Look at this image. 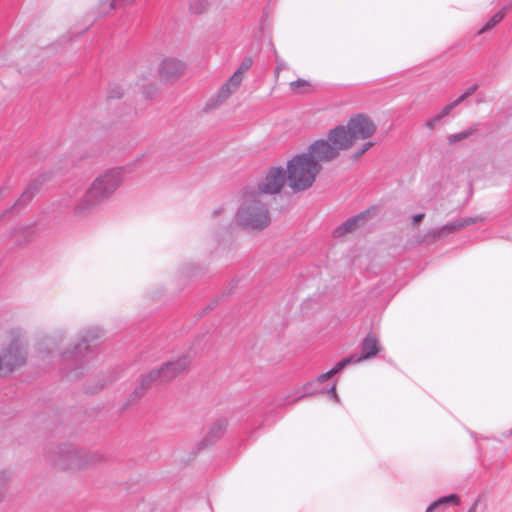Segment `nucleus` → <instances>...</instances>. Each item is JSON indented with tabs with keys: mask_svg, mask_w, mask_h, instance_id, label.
Returning <instances> with one entry per match:
<instances>
[{
	"mask_svg": "<svg viewBox=\"0 0 512 512\" xmlns=\"http://www.w3.org/2000/svg\"><path fill=\"white\" fill-rule=\"evenodd\" d=\"M125 177V167H114L100 173L75 204L74 214L83 217L92 213L115 194Z\"/></svg>",
	"mask_w": 512,
	"mask_h": 512,
	"instance_id": "f257e3e1",
	"label": "nucleus"
},
{
	"mask_svg": "<svg viewBox=\"0 0 512 512\" xmlns=\"http://www.w3.org/2000/svg\"><path fill=\"white\" fill-rule=\"evenodd\" d=\"M234 219L236 224L243 229L263 230L271 222L268 203L259 197V193L254 188H245Z\"/></svg>",
	"mask_w": 512,
	"mask_h": 512,
	"instance_id": "f03ea898",
	"label": "nucleus"
},
{
	"mask_svg": "<svg viewBox=\"0 0 512 512\" xmlns=\"http://www.w3.org/2000/svg\"><path fill=\"white\" fill-rule=\"evenodd\" d=\"M321 165L305 153L294 156L287 164V181L293 191H304L312 186Z\"/></svg>",
	"mask_w": 512,
	"mask_h": 512,
	"instance_id": "7ed1b4c3",
	"label": "nucleus"
},
{
	"mask_svg": "<svg viewBox=\"0 0 512 512\" xmlns=\"http://www.w3.org/2000/svg\"><path fill=\"white\" fill-rule=\"evenodd\" d=\"M341 133V129L330 130L326 140H316L308 147L305 154L313 159L317 165L332 161L339 156L340 151L347 149V142L344 140L341 142L339 139V136L343 135Z\"/></svg>",
	"mask_w": 512,
	"mask_h": 512,
	"instance_id": "20e7f679",
	"label": "nucleus"
},
{
	"mask_svg": "<svg viewBox=\"0 0 512 512\" xmlns=\"http://www.w3.org/2000/svg\"><path fill=\"white\" fill-rule=\"evenodd\" d=\"M190 358L187 355L178 357L175 360L164 363L159 369H154L141 379L140 388L135 390L136 394H142L143 390L151 385L167 383L183 373L190 365Z\"/></svg>",
	"mask_w": 512,
	"mask_h": 512,
	"instance_id": "39448f33",
	"label": "nucleus"
},
{
	"mask_svg": "<svg viewBox=\"0 0 512 512\" xmlns=\"http://www.w3.org/2000/svg\"><path fill=\"white\" fill-rule=\"evenodd\" d=\"M334 129H341L343 134L339 136L340 141L347 142V149L350 148L357 140H365L371 137L376 131V125L373 121L362 114L352 117L347 126H337Z\"/></svg>",
	"mask_w": 512,
	"mask_h": 512,
	"instance_id": "423d86ee",
	"label": "nucleus"
},
{
	"mask_svg": "<svg viewBox=\"0 0 512 512\" xmlns=\"http://www.w3.org/2000/svg\"><path fill=\"white\" fill-rule=\"evenodd\" d=\"M27 341L23 337L13 338L0 354L1 371L12 372L25 364L27 359Z\"/></svg>",
	"mask_w": 512,
	"mask_h": 512,
	"instance_id": "0eeeda50",
	"label": "nucleus"
},
{
	"mask_svg": "<svg viewBox=\"0 0 512 512\" xmlns=\"http://www.w3.org/2000/svg\"><path fill=\"white\" fill-rule=\"evenodd\" d=\"M286 180L287 173L283 168L271 167L257 186H248L247 188H254L259 193V197L265 200L267 196L279 193Z\"/></svg>",
	"mask_w": 512,
	"mask_h": 512,
	"instance_id": "6e6552de",
	"label": "nucleus"
},
{
	"mask_svg": "<svg viewBox=\"0 0 512 512\" xmlns=\"http://www.w3.org/2000/svg\"><path fill=\"white\" fill-rule=\"evenodd\" d=\"M185 64L174 57L164 58L158 67V74L164 82L176 81L185 71Z\"/></svg>",
	"mask_w": 512,
	"mask_h": 512,
	"instance_id": "1a4fd4ad",
	"label": "nucleus"
},
{
	"mask_svg": "<svg viewBox=\"0 0 512 512\" xmlns=\"http://www.w3.org/2000/svg\"><path fill=\"white\" fill-rule=\"evenodd\" d=\"M241 81L232 75L218 90L215 97L211 98L207 104V109L215 108L223 104L232 94H234L241 85Z\"/></svg>",
	"mask_w": 512,
	"mask_h": 512,
	"instance_id": "9d476101",
	"label": "nucleus"
},
{
	"mask_svg": "<svg viewBox=\"0 0 512 512\" xmlns=\"http://www.w3.org/2000/svg\"><path fill=\"white\" fill-rule=\"evenodd\" d=\"M332 377V373H330V371L326 372V373H323L321 375H319L316 379H314L313 381L311 382H308L307 384H305L303 386V393L296 399V400H299L303 397H306V396H310V395H315V394H318V393H327L329 394L336 402L339 401V398H338V395L336 393V386L335 385H332L329 389H314V385H321L322 383H324L325 381H327L328 379H330Z\"/></svg>",
	"mask_w": 512,
	"mask_h": 512,
	"instance_id": "9b49d317",
	"label": "nucleus"
},
{
	"mask_svg": "<svg viewBox=\"0 0 512 512\" xmlns=\"http://www.w3.org/2000/svg\"><path fill=\"white\" fill-rule=\"evenodd\" d=\"M370 217V211L366 210L363 211L348 220H346L344 223L336 227L333 231L334 237H342L346 235L347 233H351L358 228L365 225V223L368 221Z\"/></svg>",
	"mask_w": 512,
	"mask_h": 512,
	"instance_id": "f8f14e48",
	"label": "nucleus"
},
{
	"mask_svg": "<svg viewBox=\"0 0 512 512\" xmlns=\"http://www.w3.org/2000/svg\"><path fill=\"white\" fill-rule=\"evenodd\" d=\"M482 220L483 219L479 218V217L461 218V219L455 220V221H453L451 223H448L447 225H444L441 228L433 229L430 232V234L432 235V237L434 239L440 238L442 236H445V235L457 232V231H459V230H461V229H463V228H465V227H467L469 225L475 224V223L480 222Z\"/></svg>",
	"mask_w": 512,
	"mask_h": 512,
	"instance_id": "ddd939ff",
	"label": "nucleus"
},
{
	"mask_svg": "<svg viewBox=\"0 0 512 512\" xmlns=\"http://www.w3.org/2000/svg\"><path fill=\"white\" fill-rule=\"evenodd\" d=\"M69 465L75 467L94 466L104 461L101 453L82 454L79 451H69Z\"/></svg>",
	"mask_w": 512,
	"mask_h": 512,
	"instance_id": "4468645a",
	"label": "nucleus"
},
{
	"mask_svg": "<svg viewBox=\"0 0 512 512\" xmlns=\"http://www.w3.org/2000/svg\"><path fill=\"white\" fill-rule=\"evenodd\" d=\"M379 350L380 345L378 339L374 335L369 334L361 343V355L359 357L355 356V360H357L358 363L370 359L376 356Z\"/></svg>",
	"mask_w": 512,
	"mask_h": 512,
	"instance_id": "2eb2a0df",
	"label": "nucleus"
},
{
	"mask_svg": "<svg viewBox=\"0 0 512 512\" xmlns=\"http://www.w3.org/2000/svg\"><path fill=\"white\" fill-rule=\"evenodd\" d=\"M227 420H217L209 429L206 436L202 441V445L209 446L215 443L220 437H222L227 429Z\"/></svg>",
	"mask_w": 512,
	"mask_h": 512,
	"instance_id": "dca6fc26",
	"label": "nucleus"
},
{
	"mask_svg": "<svg viewBox=\"0 0 512 512\" xmlns=\"http://www.w3.org/2000/svg\"><path fill=\"white\" fill-rule=\"evenodd\" d=\"M89 338H91L90 335L83 337L82 343L75 345L73 350L64 352L62 356L63 360L79 363L89 349L87 345Z\"/></svg>",
	"mask_w": 512,
	"mask_h": 512,
	"instance_id": "f3484780",
	"label": "nucleus"
},
{
	"mask_svg": "<svg viewBox=\"0 0 512 512\" xmlns=\"http://www.w3.org/2000/svg\"><path fill=\"white\" fill-rule=\"evenodd\" d=\"M446 504L458 505L459 498L454 494L441 497V498L437 499L436 501H434L433 503H431L425 512H434L435 510L441 508L443 505H446Z\"/></svg>",
	"mask_w": 512,
	"mask_h": 512,
	"instance_id": "a211bd4d",
	"label": "nucleus"
},
{
	"mask_svg": "<svg viewBox=\"0 0 512 512\" xmlns=\"http://www.w3.org/2000/svg\"><path fill=\"white\" fill-rule=\"evenodd\" d=\"M135 0H103L101 2V8L104 13L115 8H121L134 3Z\"/></svg>",
	"mask_w": 512,
	"mask_h": 512,
	"instance_id": "6ab92c4d",
	"label": "nucleus"
},
{
	"mask_svg": "<svg viewBox=\"0 0 512 512\" xmlns=\"http://www.w3.org/2000/svg\"><path fill=\"white\" fill-rule=\"evenodd\" d=\"M37 189L38 186L34 182L30 183L28 187L25 189V191L22 193L21 197L15 203V206L26 205L28 202H30Z\"/></svg>",
	"mask_w": 512,
	"mask_h": 512,
	"instance_id": "aec40b11",
	"label": "nucleus"
},
{
	"mask_svg": "<svg viewBox=\"0 0 512 512\" xmlns=\"http://www.w3.org/2000/svg\"><path fill=\"white\" fill-rule=\"evenodd\" d=\"M252 65H253L252 57H250V56L245 57L233 75L235 77H237V79H239L242 82L243 78H244V74L252 67Z\"/></svg>",
	"mask_w": 512,
	"mask_h": 512,
	"instance_id": "412c9836",
	"label": "nucleus"
},
{
	"mask_svg": "<svg viewBox=\"0 0 512 512\" xmlns=\"http://www.w3.org/2000/svg\"><path fill=\"white\" fill-rule=\"evenodd\" d=\"M10 477V473L6 471H0V502H2L6 497L10 483Z\"/></svg>",
	"mask_w": 512,
	"mask_h": 512,
	"instance_id": "4be33fe9",
	"label": "nucleus"
},
{
	"mask_svg": "<svg viewBox=\"0 0 512 512\" xmlns=\"http://www.w3.org/2000/svg\"><path fill=\"white\" fill-rule=\"evenodd\" d=\"M473 132H474V129L469 128V129H466L459 133L450 134L447 137V141L450 145L456 144L460 141L467 139L469 136H471L473 134Z\"/></svg>",
	"mask_w": 512,
	"mask_h": 512,
	"instance_id": "5701e85b",
	"label": "nucleus"
},
{
	"mask_svg": "<svg viewBox=\"0 0 512 512\" xmlns=\"http://www.w3.org/2000/svg\"><path fill=\"white\" fill-rule=\"evenodd\" d=\"M505 16L504 10L497 12L486 24L485 26L478 32L479 34L491 29L496 24H498Z\"/></svg>",
	"mask_w": 512,
	"mask_h": 512,
	"instance_id": "b1692460",
	"label": "nucleus"
},
{
	"mask_svg": "<svg viewBox=\"0 0 512 512\" xmlns=\"http://www.w3.org/2000/svg\"><path fill=\"white\" fill-rule=\"evenodd\" d=\"M350 363H357V360H355V356H350L348 358L342 359L339 361L330 371L332 373V376L341 371L345 366H347Z\"/></svg>",
	"mask_w": 512,
	"mask_h": 512,
	"instance_id": "393cba45",
	"label": "nucleus"
},
{
	"mask_svg": "<svg viewBox=\"0 0 512 512\" xmlns=\"http://www.w3.org/2000/svg\"><path fill=\"white\" fill-rule=\"evenodd\" d=\"M124 93V89L118 85V84H113L109 87V90L107 92V98L108 99H119L122 97Z\"/></svg>",
	"mask_w": 512,
	"mask_h": 512,
	"instance_id": "a878e982",
	"label": "nucleus"
},
{
	"mask_svg": "<svg viewBox=\"0 0 512 512\" xmlns=\"http://www.w3.org/2000/svg\"><path fill=\"white\" fill-rule=\"evenodd\" d=\"M189 7L194 13H202L207 8V2L205 0H191Z\"/></svg>",
	"mask_w": 512,
	"mask_h": 512,
	"instance_id": "bb28decb",
	"label": "nucleus"
},
{
	"mask_svg": "<svg viewBox=\"0 0 512 512\" xmlns=\"http://www.w3.org/2000/svg\"><path fill=\"white\" fill-rule=\"evenodd\" d=\"M309 86V83L304 79H297L290 83V88L293 91H298Z\"/></svg>",
	"mask_w": 512,
	"mask_h": 512,
	"instance_id": "cd10ccee",
	"label": "nucleus"
},
{
	"mask_svg": "<svg viewBox=\"0 0 512 512\" xmlns=\"http://www.w3.org/2000/svg\"><path fill=\"white\" fill-rule=\"evenodd\" d=\"M459 104H460V103H459V101L456 99V100H454L453 102H451L450 104L446 105V106L442 109V111L439 113V114H440V116H442L443 118H444L445 116H448V115L451 113V111H452L456 106H458Z\"/></svg>",
	"mask_w": 512,
	"mask_h": 512,
	"instance_id": "c85d7f7f",
	"label": "nucleus"
},
{
	"mask_svg": "<svg viewBox=\"0 0 512 512\" xmlns=\"http://www.w3.org/2000/svg\"><path fill=\"white\" fill-rule=\"evenodd\" d=\"M443 117L440 116V114H436L435 116H433L432 118H430L427 122H426V127L429 129V130H433L435 129V127L439 124V122L441 121Z\"/></svg>",
	"mask_w": 512,
	"mask_h": 512,
	"instance_id": "c756f323",
	"label": "nucleus"
},
{
	"mask_svg": "<svg viewBox=\"0 0 512 512\" xmlns=\"http://www.w3.org/2000/svg\"><path fill=\"white\" fill-rule=\"evenodd\" d=\"M477 88V84H474L470 88H468L461 96L457 98L459 103H462L464 100H466L470 95H472L477 90Z\"/></svg>",
	"mask_w": 512,
	"mask_h": 512,
	"instance_id": "7c9ffc66",
	"label": "nucleus"
},
{
	"mask_svg": "<svg viewBox=\"0 0 512 512\" xmlns=\"http://www.w3.org/2000/svg\"><path fill=\"white\" fill-rule=\"evenodd\" d=\"M287 68V64L283 60L276 57L275 77L278 78L280 71Z\"/></svg>",
	"mask_w": 512,
	"mask_h": 512,
	"instance_id": "2f4dec72",
	"label": "nucleus"
},
{
	"mask_svg": "<svg viewBox=\"0 0 512 512\" xmlns=\"http://www.w3.org/2000/svg\"><path fill=\"white\" fill-rule=\"evenodd\" d=\"M374 145V143L372 141H368V142H365L361 149L355 154V158H359L361 155H363L368 149H370L372 146Z\"/></svg>",
	"mask_w": 512,
	"mask_h": 512,
	"instance_id": "473e14b6",
	"label": "nucleus"
},
{
	"mask_svg": "<svg viewBox=\"0 0 512 512\" xmlns=\"http://www.w3.org/2000/svg\"><path fill=\"white\" fill-rule=\"evenodd\" d=\"M140 90L144 96L151 97L155 88L154 87L147 88L145 85H141Z\"/></svg>",
	"mask_w": 512,
	"mask_h": 512,
	"instance_id": "72a5a7b5",
	"label": "nucleus"
},
{
	"mask_svg": "<svg viewBox=\"0 0 512 512\" xmlns=\"http://www.w3.org/2000/svg\"><path fill=\"white\" fill-rule=\"evenodd\" d=\"M424 218V213H419V214H416L413 216V223L414 224H417L419 222H421Z\"/></svg>",
	"mask_w": 512,
	"mask_h": 512,
	"instance_id": "f704fd0d",
	"label": "nucleus"
},
{
	"mask_svg": "<svg viewBox=\"0 0 512 512\" xmlns=\"http://www.w3.org/2000/svg\"><path fill=\"white\" fill-rule=\"evenodd\" d=\"M7 194H8V188L7 187L0 188V200L3 199L4 197H6Z\"/></svg>",
	"mask_w": 512,
	"mask_h": 512,
	"instance_id": "c9c22d12",
	"label": "nucleus"
},
{
	"mask_svg": "<svg viewBox=\"0 0 512 512\" xmlns=\"http://www.w3.org/2000/svg\"><path fill=\"white\" fill-rule=\"evenodd\" d=\"M477 509V503H474L472 507L467 512H476Z\"/></svg>",
	"mask_w": 512,
	"mask_h": 512,
	"instance_id": "e433bc0d",
	"label": "nucleus"
},
{
	"mask_svg": "<svg viewBox=\"0 0 512 512\" xmlns=\"http://www.w3.org/2000/svg\"><path fill=\"white\" fill-rule=\"evenodd\" d=\"M11 210H6L1 216H0V220L2 219V217H4L6 214H8Z\"/></svg>",
	"mask_w": 512,
	"mask_h": 512,
	"instance_id": "4c0bfd02",
	"label": "nucleus"
},
{
	"mask_svg": "<svg viewBox=\"0 0 512 512\" xmlns=\"http://www.w3.org/2000/svg\"><path fill=\"white\" fill-rule=\"evenodd\" d=\"M313 388H314V389H321V388H320V385H314V387H313Z\"/></svg>",
	"mask_w": 512,
	"mask_h": 512,
	"instance_id": "58836bf2",
	"label": "nucleus"
}]
</instances>
